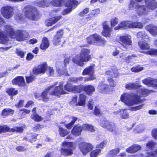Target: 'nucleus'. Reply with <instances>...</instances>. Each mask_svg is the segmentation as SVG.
<instances>
[{"label": "nucleus", "instance_id": "46", "mask_svg": "<svg viewBox=\"0 0 157 157\" xmlns=\"http://www.w3.org/2000/svg\"><path fill=\"white\" fill-rule=\"evenodd\" d=\"M72 120H71V122L66 125V127L69 129L71 128L72 126L74 124L75 121L77 120L78 118L73 116L72 117Z\"/></svg>", "mask_w": 157, "mask_h": 157}, {"label": "nucleus", "instance_id": "31", "mask_svg": "<svg viewBox=\"0 0 157 157\" xmlns=\"http://www.w3.org/2000/svg\"><path fill=\"white\" fill-rule=\"evenodd\" d=\"M46 69V67L44 65H42L38 68H35L33 70V73L35 75L40 73H44Z\"/></svg>", "mask_w": 157, "mask_h": 157}, {"label": "nucleus", "instance_id": "56", "mask_svg": "<svg viewBox=\"0 0 157 157\" xmlns=\"http://www.w3.org/2000/svg\"><path fill=\"white\" fill-rule=\"evenodd\" d=\"M34 79V76L33 75L26 77V81L27 83H30L32 82Z\"/></svg>", "mask_w": 157, "mask_h": 157}, {"label": "nucleus", "instance_id": "1", "mask_svg": "<svg viewBox=\"0 0 157 157\" xmlns=\"http://www.w3.org/2000/svg\"><path fill=\"white\" fill-rule=\"evenodd\" d=\"M62 83H59V86H56L54 88V86H52L48 87L41 94V98L42 100L44 101H47L49 97V95H54L59 96L60 95L64 94L66 93L63 90Z\"/></svg>", "mask_w": 157, "mask_h": 157}, {"label": "nucleus", "instance_id": "12", "mask_svg": "<svg viewBox=\"0 0 157 157\" xmlns=\"http://www.w3.org/2000/svg\"><path fill=\"white\" fill-rule=\"evenodd\" d=\"M100 125L102 127L105 128L110 132H113L116 131L115 124L109 122L108 121H102L100 123Z\"/></svg>", "mask_w": 157, "mask_h": 157}, {"label": "nucleus", "instance_id": "62", "mask_svg": "<svg viewBox=\"0 0 157 157\" xmlns=\"http://www.w3.org/2000/svg\"><path fill=\"white\" fill-rule=\"evenodd\" d=\"M72 10L71 9L69 8L66 9L64 10L62 12V14L63 15H65L69 13Z\"/></svg>", "mask_w": 157, "mask_h": 157}, {"label": "nucleus", "instance_id": "35", "mask_svg": "<svg viewBox=\"0 0 157 157\" xmlns=\"http://www.w3.org/2000/svg\"><path fill=\"white\" fill-rule=\"evenodd\" d=\"M82 88L84 89V90L89 95H91L92 93L95 91L94 87L91 85L84 86Z\"/></svg>", "mask_w": 157, "mask_h": 157}, {"label": "nucleus", "instance_id": "34", "mask_svg": "<svg viewBox=\"0 0 157 157\" xmlns=\"http://www.w3.org/2000/svg\"><path fill=\"white\" fill-rule=\"evenodd\" d=\"M0 43L5 44L8 40L7 36L0 29Z\"/></svg>", "mask_w": 157, "mask_h": 157}, {"label": "nucleus", "instance_id": "36", "mask_svg": "<svg viewBox=\"0 0 157 157\" xmlns=\"http://www.w3.org/2000/svg\"><path fill=\"white\" fill-rule=\"evenodd\" d=\"M120 151L119 148H116L110 150L107 155V157H115Z\"/></svg>", "mask_w": 157, "mask_h": 157}, {"label": "nucleus", "instance_id": "19", "mask_svg": "<svg viewBox=\"0 0 157 157\" xmlns=\"http://www.w3.org/2000/svg\"><path fill=\"white\" fill-rule=\"evenodd\" d=\"M103 30L102 33V35L106 37H110L112 32L111 28L109 27L106 22L103 24Z\"/></svg>", "mask_w": 157, "mask_h": 157}, {"label": "nucleus", "instance_id": "38", "mask_svg": "<svg viewBox=\"0 0 157 157\" xmlns=\"http://www.w3.org/2000/svg\"><path fill=\"white\" fill-rule=\"evenodd\" d=\"M64 3V0H53L51 2L52 5L56 6H62Z\"/></svg>", "mask_w": 157, "mask_h": 157}, {"label": "nucleus", "instance_id": "2", "mask_svg": "<svg viewBox=\"0 0 157 157\" xmlns=\"http://www.w3.org/2000/svg\"><path fill=\"white\" fill-rule=\"evenodd\" d=\"M90 51L89 49L83 48L80 52L79 55L76 56L73 58L72 61L75 64L80 67H83L84 63L89 61L91 58L90 55Z\"/></svg>", "mask_w": 157, "mask_h": 157}, {"label": "nucleus", "instance_id": "16", "mask_svg": "<svg viewBox=\"0 0 157 157\" xmlns=\"http://www.w3.org/2000/svg\"><path fill=\"white\" fill-rule=\"evenodd\" d=\"M64 89L68 91H73L74 92L80 93L82 89L81 86H77L75 85L67 83L64 87Z\"/></svg>", "mask_w": 157, "mask_h": 157}, {"label": "nucleus", "instance_id": "13", "mask_svg": "<svg viewBox=\"0 0 157 157\" xmlns=\"http://www.w3.org/2000/svg\"><path fill=\"white\" fill-rule=\"evenodd\" d=\"M77 98L76 96L73 97L72 100L70 102V104L72 105H78L83 106L85 103L86 96L83 94H81L79 95V100L78 103H77Z\"/></svg>", "mask_w": 157, "mask_h": 157}, {"label": "nucleus", "instance_id": "64", "mask_svg": "<svg viewBox=\"0 0 157 157\" xmlns=\"http://www.w3.org/2000/svg\"><path fill=\"white\" fill-rule=\"evenodd\" d=\"M151 132L152 136L156 139L157 137V128L153 129Z\"/></svg>", "mask_w": 157, "mask_h": 157}, {"label": "nucleus", "instance_id": "61", "mask_svg": "<svg viewBox=\"0 0 157 157\" xmlns=\"http://www.w3.org/2000/svg\"><path fill=\"white\" fill-rule=\"evenodd\" d=\"M108 81L109 83L110 86H111L114 87L116 85V82L113 80L112 78H109L108 79Z\"/></svg>", "mask_w": 157, "mask_h": 157}, {"label": "nucleus", "instance_id": "28", "mask_svg": "<svg viewBox=\"0 0 157 157\" xmlns=\"http://www.w3.org/2000/svg\"><path fill=\"white\" fill-rule=\"evenodd\" d=\"M79 4L76 0H69L66 3V6L72 10L75 9Z\"/></svg>", "mask_w": 157, "mask_h": 157}, {"label": "nucleus", "instance_id": "33", "mask_svg": "<svg viewBox=\"0 0 157 157\" xmlns=\"http://www.w3.org/2000/svg\"><path fill=\"white\" fill-rule=\"evenodd\" d=\"M149 40H145L144 41H139L138 44L140 48L142 49L147 50L149 49V46L148 44L146 42H147Z\"/></svg>", "mask_w": 157, "mask_h": 157}, {"label": "nucleus", "instance_id": "11", "mask_svg": "<svg viewBox=\"0 0 157 157\" xmlns=\"http://www.w3.org/2000/svg\"><path fill=\"white\" fill-rule=\"evenodd\" d=\"M79 147L83 155H85L88 152L91 151L93 147L90 143L83 142L79 145Z\"/></svg>", "mask_w": 157, "mask_h": 157}, {"label": "nucleus", "instance_id": "17", "mask_svg": "<svg viewBox=\"0 0 157 157\" xmlns=\"http://www.w3.org/2000/svg\"><path fill=\"white\" fill-rule=\"evenodd\" d=\"M94 64H92L89 67H86L83 70L82 75H90V76L89 77L93 76L94 77V79H95L96 78L94 75Z\"/></svg>", "mask_w": 157, "mask_h": 157}, {"label": "nucleus", "instance_id": "14", "mask_svg": "<svg viewBox=\"0 0 157 157\" xmlns=\"http://www.w3.org/2000/svg\"><path fill=\"white\" fill-rule=\"evenodd\" d=\"M131 36H124L120 37V43L125 48H128L131 44Z\"/></svg>", "mask_w": 157, "mask_h": 157}, {"label": "nucleus", "instance_id": "54", "mask_svg": "<svg viewBox=\"0 0 157 157\" xmlns=\"http://www.w3.org/2000/svg\"><path fill=\"white\" fill-rule=\"evenodd\" d=\"M48 73V75L49 76H52L54 74V71L52 67H48L46 68V70Z\"/></svg>", "mask_w": 157, "mask_h": 157}, {"label": "nucleus", "instance_id": "53", "mask_svg": "<svg viewBox=\"0 0 157 157\" xmlns=\"http://www.w3.org/2000/svg\"><path fill=\"white\" fill-rule=\"evenodd\" d=\"M147 155L146 157H157V149L154 152L151 151L150 152H147Z\"/></svg>", "mask_w": 157, "mask_h": 157}, {"label": "nucleus", "instance_id": "40", "mask_svg": "<svg viewBox=\"0 0 157 157\" xmlns=\"http://www.w3.org/2000/svg\"><path fill=\"white\" fill-rule=\"evenodd\" d=\"M137 37L138 38H142L143 40H149L148 36L144 31L139 32L137 33Z\"/></svg>", "mask_w": 157, "mask_h": 157}, {"label": "nucleus", "instance_id": "4", "mask_svg": "<svg viewBox=\"0 0 157 157\" xmlns=\"http://www.w3.org/2000/svg\"><path fill=\"white\" fill-rule=\"evenodd\" d=\"M86 41L89 44L98 46H104L106 42V41L104 38L96 34L88 37L86 38Z\"/></svg>", "mask_w": 157, "mask_h": 157}, {"label": "nucleus", "instance_id": "9", "mask_svg": "<svg viewBox=\"0 0 157 157\" xmlns=\"http://www.w3.org/2000/svg\"><path fill=\"white\" fill-rule=\"evenodd\" d=\"M69 59L68 58H66L64 60V67H66L67 64L68 63ZM56 71L59 75H66L67 74V71L65 69V67L63 66V64L60 63H57L56 65Z\"/></svg>", "mask_w": 157, "mask_h": 157}, {"label": "nucleus", "instance_id": "57", "mask_svg": "<svg viewBox=\"0 0 157 157\" xmlns=\"http://www.w3.org/2000/svg\"><path fill=\"white\" fill-rule=\"evenodd\" d=\"M89 11V8H85L81 12L78 14L79 16L80 17L83 16L84 15L87 13Z\"/></svg>", "mask_w": 157, "mask_h": 157}, {"label": "nucleus", "instance_id": "63", "mask_svg": "<svg viewBox=\"0 0 157 157\" xmlns=\"http://www.w3.org/2000/svg\"><path fill=\"white\" fill-rule=\"evenodd\" d=\"M149 54L150 55H155L157 56V49H152L149 52Z\"/></svg>", "mask_w": 157, "mask_h": 157}, {"label": "nucleus", "instance_id": "20", "mask_svg": "<svg viewBox=\"0 0 157 157\" xmlns=\"http://www.w3.org/2000/svg\"><path fill=\"white\" fill-rule=\"evenodd\" d=\"M98 88L100 90V92L103 94H108L111 91L109 86L106 84L100 83L98 86Z\"/></svg>", "mask_w": 157, "mask_h": 157}, {"label": "nucleus", "instance_id": "51", "mask_svg": "<svg viewBox=\"0 0 157 157\" xmlns=\"http://www.w3.org/2000/svg\"><path fill=\"white\" fill-rule=\"evenodd\" d=\"M26 52L25 51H23L20 49H16V53L21 58H23L24 57Z\"/></svg>", "mask_w": 157, "mask_h": 157}, {"label": "nucleus", "instance_id": "26", "mask_svg": "<svg viewBox=\"0 0 157 157\" xmlns=\"http://www.w3.org/2000/svg\"><path fill=\"white\" fill-rule=\"evenodd\" d=\"M114 113L117 114L120 113V117L122 119H127L129 117V115L127 112L126 109H121L114 112Z\"/></svg>", "mask_w": 157, "mask_h": 157}, {"label": "nucleus", "instance_id": "5", "mask_svg": "<svg viewBox=\"0 0 157 157\" xmlns=\"http://www.w3.org/2000/svg\"><path fill=\"white\" fill-rule=\"evenodd\" d=\"M135 6V10L137 14L139 16L147 15L148 13V10L146 9V6L139 4L135 1L131 0L129 5L130 9H132Z\"/></svg>", "mask_w": 157, "mask_h": 157}, {"label": "nucleus", "instance_id": "60", "mask_svg": "<svg viewBox=\"0 0 157 157\" xmlns=\"http://www.w3.org/2000/svg\"><path fill=\"white\" fill-rule=\"evenodd\" d=\"M118 19L117 18H114L111 20V25L112 27L114 26L118 23Z\"/></svg>", "mask_w": 157, "mask_h": 157}, {"label": "nucleus", "instance_id": "58", "mask_svg": "<svg viewBox=\"0 0 157 157\" xmlns=\"http://www.w3.org/2000/svg\"><path fill=\"white\" fill-rule=\"evenodd\" d=\"M144 105V104H142L138 106L132 107L130 110L131 111H136L142 108Z\"/></svg>", "mask_w": 157, "mask_h": 157}, {"label": "nucleus", "instance_id": "29", "mask_svg": "<svg viewBox=\"0 0 157 157\" xmlns=\"http://www.w3.org/2000/svg\"><path fill=\"white\" fill-rule=\"evenodd\" d=\"M82 131V128L81 126L77 125L74 127L71 131L72 134L75 136H78L81 134Z\"/></svg>", "mask_w": 157, "mask_h": 157}, {"label": "nucleus", "instance_id": "6", "mask_svg": "<svg viewBox=\"0 0 157 157\" xmlns=\"http://www.w3.org/2000/svg\"><path fill=\"white\" fill-rule=\"evenodd\" d=\"M24 10L26 17L32 20H38L39 13L35 7L28 6L25 7Z\"/></svg>", "mask_w": 157, "mask_h": 157}, {"label": "nucleus", "instance_id": "7", "mask_svg": "<svg viewBox=\"0 0 157 157\" xmlns=\"http://www.w3.org/2000/svg\"><path fill=\"white\" fill-rule=\"evenodd\" d=\"M29 37V33L25 31L18 30L15 32L12 38H16L17 41H21L27 39Z\"/></svg>", "mask_w": 157, "mask_h": 157}, {"label": "nucleus", "instance_id": "3", "mask_svg": "<svg viewBox=\"0 0 157 157\" xmlns=\"http://www.w3.org/2000/svg\"><path fill=\"white\" fill-rule=\"evenodd\" d=\"M121 101L128 106L136 105L142 102L139 96L132 94L124 93L121 97Z\"/></svg>", "mask_w": 157, "mask_h": 157}, {"label": "nucleus", "instance_id": "59", "mask_svg": "<svg viewBox=\"0 0 157 157\" xmlns=\"http://www.w3.org/2000/svg\"><path fill=\"white\" fill-rule=\"evenodd\" d=\"M140 93L142 96H146L149 93V90L145 89H142L140 91Z\"/></svg>", "mask_w": 157, "mask_h": 157}, {"label": "nucleus", "instance_id": "22", "mask_svg": "<svg viewBox=\"0 0 157 157\" xmlns=\"http://www.w3.org/2000/svg\"><path fill=\"white\" fill-rule=\"evenodd\" d=\"M62 17L61 16H56L46 20L45 23L47 26H51L58 21Z\"/></svg>", "mask_w": 157, "mask_h": 157}, {"label": "nucleus", "instance_id": "43", "mask_svg": "<svg viewBox=\"0 0 157 157\" xmlns=\"http://www.w3.org/2000/svg\"><path fill=\"white\" fill-rule=\"evenodd\" d=\"M13 129H11L7 125L0 126V133L2 132H7L11 131Z\"/></svg>", "mask_w": 157, "mask_h": 157}, {"label": "nucleus", "instance_id": "39", "mask_svg": "<svg viewBox=\"0 0 157 157\" xmlns=\"http://www.w3.org/2000/svg\"><path fill=\"white\" fill-rule=\"evenodd\" d=\"M100 10L99 9H97L93 10L89 14V17L86 18L87 19L90 20L91 18H93L95 16L97 15L99 13Z\"/></svg>", "mask_w": 157, "mask_h": 157}, {"label": "nucleus", "instance_id": "37", "mask_svg": "<svg viewBox=\"0 0 157 157\" xmlns=\"http://www.w3.org/2000/svg\"><path fill=\"white\" fill-rule=\"evenodd\" d=\"M124 28H128V21H123L118 26L114 28L115 30L121 29Z\"/></svg>", "mask_w": 157, "mask_h": 157}, {"label": "nucleus", "instance_id": "41", "mask_svg": "<svg viewBox=\"0 0 157 157\" xmlns=\"http://www.w3.org/2000/svg\"><path fill=\"white\" fill-rule=\"evenodd\" d=\"M14 113V110L10 108H7L4 109L2 112L3 116L12 115Z\"/></svg>", "mask_w": 157, "mask_h": 157}, {"label": "nucleus", "instance_id": "15", "mask_svg": "<svg viewBox=\"0 0 157 157\" xmlns=\"http://www.w3.org/2000/svg\"><path fill=\"white\" fill-rule=\"evenodd\" d=\"M64 34L62 29H59L57 32L56 34L54 36L52 40L53 44L55 45H58L61 44V39Z\"/></svg>", "mask_w": 157, "mask_h": 157}, {"label": "nucleus", "instance_id": "49", "mask_svg": "<svg viewBox=\"0 0 157 157\" xmlns=\"http://www.w3.org/2000/svg\"><path fill=\"white\" fill-rule=\"evenodd\" d=\"M143 69V67L140 66L133 67L131 68V71L136 73L139 72Z\"/></svg>", "mask_w": 157, "mask_h": 157}, {"label": "nucleus", "instance_id": "52", "mask_svg": "<svg viewBox=\"0 0 157 157\" xmlns=\"http://www.w3.org/2000/svg\"><path fill=\"white\" fill-rule=\"evenodd\" d=\"M7 93L10 95H13L17 94V91L15 90L14 88H10L7 90Z\"/></svg>", "mask_w": 157, "mask_h": 157}, {"label": "nucleus", "instance_id": "47", "mask_svg": "<svg viewBox=\"0 0 157 157\" xmlns=\"http://www.w3.org/2000/svg\"><path fill=\"white\" fill-rule=\"evenodd\" d=\"M101 151L100 149H97L91 152L90 153L91 157H97L100 154Z\"/></svg>", "mask_w": 157, "mask_h": 157}, {"label": "nucleus", "instance_id": "32", "mask_svg": "<svg viewBox=\"0 0 157 157\" xmlns=\"http://www.w3.org/2000/svg\"><path fill=\"white\" fill-rule=\"evenodd\" d=\"M49 41L47 38L44 37L41 44L40 46V48L43 50H46L49 46Z\"/></svg>", "mask_w": 157, "mask_h": 157}, {"label": "nucleus", "instance_id": "55", "mask_svg": "<svg viewBox=\"0 0 157 157\" xmlns=\"http://www.w3.org/2000/svg\"><path fill=\"white\" fill-rule=\"evenodd\" d=\"M136 56L135 55L132 54L127 57H123V56H120V57L122 59H125L127 62L129 63L130 59H132V57H134Z\"/></svg>", "mask_w": 157, "mask_h": 157}, {"label": "nucleus", "instance_id": "8", "mask_svg": "<svg viewBox=\"0 0 157 157\" xmlns=\"http://www.w3.org/2000/svg\"><path fill=\"white\" fill-rule=\"evenodd\" d=\"M64 147L61 150V153L65 156H67L72 153L74 149L73 144L71 142H64L62 143Z\"/></svg>", "mask_w": 157, "mask_h": 157}, {"label": "nucleus", "instance_id": "44", "mask_svg": "<svg viewBox=\"0 0 157 157\" xmlns=\"http://www.w3.org/2000/svg\"><path fill=\"white\" fill-rule=\"evenodd\" d=\"M78 82L79 81H83L84 82L88 81L90 80H92L94 79V77L93 76H91L90 77H86L83 78L82 77H77Z\"/></svg>", "mask_w": 157, "mask_h": 157}, {"label": "nucleus", "instance_id": "25", "mask_svg": "<svg viewBox=\"0 0 157 157\" xmlns=\"http://www.w3.org/2000/svg\"><path fill=\"white\" fill-rule=\"evenodd\" d=\"M146 29L154 36L157 35V27L153 25H148L146 26Z\"/></svg>", "mask_w": 157, "mask_h": 157}, {"label": "nucleus", "instance_id": "50", "mask_svg": "<svg viewBox=\"0 0 157 157\" xmlns=\"http://www.w3.org/2000/svg\"><path fill=\"white\" fill-rule=\"evenodd\" d=\"M31 117L36 121H40L42 120L41 117L36 114H32L31 116Z\"/></svg>", "mask_w": 157, "mask_h": 157}, {"label": "nucleus", "instance_id": "21", "mask_svg": "<svg viewBox=\"0 0 157 157\" xmlns=\"http://www.w3.org/2000/svg\"><path fill=\"white\" fill-rule=\"evenodd\" d=\"M146 7L151 10H154L157 7V3L155 0H145Z\"/></svg>", "mask_w": 157, "mask_h": 157}, {"label": "nucleus", "instance_id": "10", "mask_svg": "<svg viewBox=\"0 0 157 157\" xmlns=\"http://www.w3.org/2000/svg\"><path fill=\"white\" fill-rule=\"evenodd\" d=\"M1 12L2 15L7 19L10 18L13 16V8L9 6L2 7Z\"/></svg>", "mask_w": 157, "mask_h": 157}, {"label": "nucleus", "instance_id": "30", "mask_svg": "<svg viewBox=\"0 0 157 157\" xmlns=\"http://www.w3.org/2000/svg\"><path fill=\"white\" fill-rule=\"evenodd\" d=\"M143 27V25L142 23L139 22H132L128 21V28H142Z\"/></svg>", "mask_w": 157, "mask_h": 157}, {"label": "nucleus", "instance_id": "27", "mask_svg": "<svg viewBox=\"0 0 157 157\" xmlns=\"http://www.w3.org/2000/svg\"><path fill=\"white\" fill-rule=\"evenodd\" d=\"M140 146L137 144H134L126 149L127 152L132 153L138 151L141 149Z\"/></svg>", "mask_w": 157, "mask_h": 157}, {"label": "nucleus", "instance_id": "45", "mask_svg": "<svg viewBox=\"0 0 157 157\" xmlns=\"http://www.w3.org/2000/svg\"><path fill=\"white\" fill-rule=\"evenodd\" d=\"M60 135L62 137H64L68 135L69 132L63 129L62 128H59V130Z\"/></svg>", "mask_w": 157, "mask_h": 157}, {"label": "nucleus", "instance_id": "24", "mask_svg": "<svg viewBox=\"0 0 157 157\" xmlns=\"http://www.w3.org/2000/svg\"><path fill=\"white\" fill-rule=\"evenodd\" d=\"M5 31L6 33L10 37L13 38V36L14 35V32L12 26L10 25H6L5 26Z\"/></svg>", "mask_w": 157, "mask_h": 157}, {"label": "nucleus", "instance_id": "48", "mask_svg": "<svg viewBox=\"0 0 157 157\" xmlns=\"http://www.w3.org/2000/svg\"><path fill=\"white\" fill-rule=\"evenodd\" d=\"M155 145V143L152 140H151L148 141L147 144L146 146L148 149L151 150L154 147Z\"/></svg>", "mask_w": 157, "mask_h": 157}, {"label": "nucleus", "instance_id": "18", "mask_svg": "<svg viewBox=\"0 0 157 157\" xmlns=\"http://www.w3.org/2000/svg\"><path fill=\"white\" fill-rule=\"evenodd\" d=\"M142 81L146 85L151 87H155L156 83H157V79L147 78L144 79Z\"/></svg>", "mask_w": 157, "mask_h": 157}, {"label": "nucleus", "instance_id": "42", "mask_svg": "<svg viewBox=\"0 0 157 157\" xmlns=\"http://www.w3.org/2000/svg\"><path fill=\"white\" fill-rule=\"evenodd\" d=\"M140 86H139L136 85L134 83H129L126 85L125 88L128 90H131L137 89Z\"/></svg>", "mask_w": 157, "mask_h": 157}, {"label": "nucleus", "instance_id": "23", "mask_svg": "<svg viewBox=\"0 0 157 157\" xmlns=\"http://www.w3.org/2000/svg\"><path fill=\"white\" fill-rule=\"evenodd\" d=\"M12 82L13 84L20 86H24L25 83L24 78L22 76L17 77L12 80Z\"/></svg>", "mask_w": 157, "mask_h": 157}]
</instances>
